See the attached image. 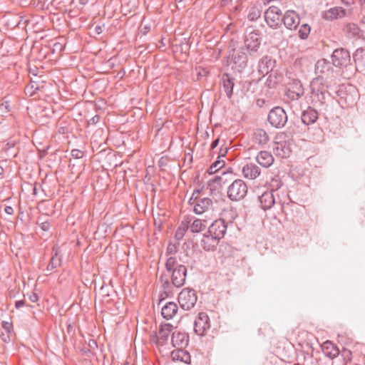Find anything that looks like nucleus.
I'll list each match as a JSON object with an SVG mask.
<instances>
[{
	"instance_id": "393cba45",
	"label": "nucleus",
	"mask_w": 365,
	"mask_h": 365,
	"mask_svg": "<svg viewBox=\"0 0 365 365\" xmlns=\"http://www.w3.org/2000/svg\"><path fill=\"white\" fill-rule=\"evenodd\" d=\"M322 351L325 356L333 359L339 356V350L331 341H327L322 344Z\"/></svg>"
},
{
	"instance_id": "aec40b11",
	"label": "nucleus",
	"mask_w": 365,
	"mask_h": 365,
	"mask_svg": "<svg viewBox=\"0 0 365 365\" xmlns=\"http://www.w3.org/2000/svg\"><path fill=\"white\" fill-rule=\"evenodd\" d=\"M178 307L176 303L173 302H167L163 306L161 314L163 317L167 320L173 319L178 313Z\"/></svg>"
},
{
	"instance_id": "f257e3e1",
	"label": "nucleus",
	"mask_w": 365,
	"mask_h": 365,
	"mask_svg": "<svg viewBox=\"0 0 365 365\" xmlns=\"http://www.w3.org/2000/svg\"><path fill=\"white\" fill-rule=\"evenodd\" d=\"M187 268L182 264L178 265L170 274L163 273L160 277V281L165 293L167 294L171 293L173 287L177 288L182 287L185 284Z\"/></svg>"
},
{
	"instance_id": "e433bc0d",
	"label": "nucleus",
	"mask_w": 365,
	"mask_h": 365,
	"mask_svg": "<svg viewBox=\"0 0 365 365\" xmlns=\"http://www.w3.org/2000/svg\"><path fill=\"white\" fill-rule=\"evenodd\" d=\"M310 31H311L310 26L307 24H303L299 27V29L298 31L299 37L301 39H306V38H307L309 34H310Z\"/></svg>"
},
{
	"instance_id": "412c9836",
	"label": "nucleus",
	"mask_w": 365,
	"mask_h": 365,
	"mask_svg": "<svg viewBox=\"0 0 365 365\" xmlns=\"http://www.w3.org/2000/svg\"><path fill=\"white\" fill-rule=\"evenodd\" d=\"M273 150L274 154L282 158L289 157L291 153V148L286 141L275 142Z\"/></svg>"
},
{
	"instance_id": "a19ab883",
	"label": "nucleus",
	"mask_w": 365,
	"mask_h": 365,
	"mask_svg": "<svg viewBox=\"0 0 365 365\" xmlns=\"http://www.w3.org/2000/svg\"><path fill=\"white\" fill-rule=\"evenodd\" d=\"M29 77L32 76L34 80L46 79V77L42 74V70H28Z\"/></svg>"
},
{
	"instance_id": "6e6d98bb",
	"label": "nucleus",
	"mask_w": 365,
	"mask_h": 365,
	"mask_svg": "<svg viewBox=\"0 0 365 365\" xmlns=\"http://www.w3.org/2000/svg\"><path fill=\"white\" fill-rule=\"evenodd\" d=\"M4 211L6 214L10 215H13L14 213V209L11 206H6L4 208Z\"/></svg>"
},
{
	"instance_id": "423d86ee",
	"label": "nucleus",
	"mask_w": 365,
	"mask_h": 365,
	"mask_svg": "<svg viewBox=\"0 0 365 365\" xmlns=\"http://www.w3.org/2000/svg\"><path fill=\"white\" fill-rule=\"evenodd\" d=\"M173 326L166 323L160 324L158 332H153L150 336V341L159 346H164L168 343L170 333L173 331Z\"/></svg>"
},
{
	"instance_id": "1a4fd4ad",
	"label": "nucleus",
	"mask_w": 365,
	"mask_h": 365,
	"mask_svg": "<svg viewBox=\"0 0 365 365\" xmlns=\"http://www.w3.org/2000/svg\"><path fill=\"white\" fill-rule=\"evenodd\" d=\"M210 328V320L205 312H200L194 322V331L200 336H204Z\"/></svg>"
},
{
	"instance_id": "0e129e2a",
	"label": "nucleus",
	"mask_w": 365,
	"mask_h": 365,
	"mask_svg": "<svg viewBox=\"0 0 365 365\" xmlns=\"http://www.w3.org/2000/svg\"><path fill=\"white\" fill-rule=\"evenodd\" d=\"M14 143H11V144L10 143H8L6 144V147H7V148H6V149H9V148H11V147H14Z\"/></svg>"
},
{
	"instance_id": "5fc2aeb1",
	"label": "nucleus",
	"mask_w": 365,
	"mask_h": 365,
	"mask_svg": "<svg viewBox=\"0 0 365 365\" xmlns=\"http://www.w3.org/2000/svg\"><path fill=\"white\" fill-rule=\"evenodd\" d=\"M176 252V248L175 245H169L167 249L168 255H172L173 253Z\"/></svg>"
},
{
	"instance_id": "cd10ccee",
	"label": "nucleus",
	"mask_w": 365,
	"mask_h": 365,
	"mask_svg": "<svg viewBox=\"0 0 365 365\" xmlns=\"http://www.w3.org/2000/svg\"><path fill=\"white\" fill-rule=\"evenodd\" d=\"M190 224V220L189 218L184 219L178 228L177 229L175 237L177 240H180L183 238L185 232L189 229V225Z\"/></svg>"
},
{
	"instance_id": "2eb2a0df",
	"label": "nucleus",
	"mask_w": 365,
	"mask_h": 365,
	"mask_svg": "<svg viewBox=\"0 0 365 365\" xmlns=\"http://www.w3.org/2000/svg\"><path fill=\"white\" fill-rule=\"evenodd\" d=\"M258 202L260 207L264 211L271 209L277 202L273 191L264 192L258 197Z\"/></svg>"
},
{
	"instance_id": "ea45409f",
	"label": "nucleus",
	"mask_w": 365,
	"mask_h": 365,
	"mask_svg": "<svg viewBox=\"0 0 365 365\" xmlns=\"http://www.w3.org/2000/svg\"><path fill=\"white\" fill-rule=\"evenodd\" d=\"M304 94L303 88L302 85L297 88V91H292L290 90L288 91L287 96L292 100H298L302 95Z\"/></svg>"
},
{
	"instance_id": "bf43d9fd",
	"label": "nucleus",
	"mask_w": 365,
	"mask_h": 365,
	"mask_svg": "<svg viewBox=\"0 0 365 365\" xmlns=\"http://www.w3.org/2000/svg\"><path fill=\"white\" fill-rule=\"evenodd\" d=\"M25 304L24 300H19L15 302V307L17 309L22 307Z\"/></svg>"
},
{
	"instance_id": "774afa93",
	"label": "nucleus",
	"mask_w": 365,
	"mask_h": 365,
	"mask_svg": "<svg viewBox=\"0 0 365 365\" xmlns=\"http://www.w3.org/2000/svg\"><path fill=\"white\" fill-rule=\"evenodd\" d=\"M161 45H162V46H165V43L163 42V39L161 40Z\"/></svg>"
},
{
	"instance_id": "79ce46f5",
	"label": "nucleus",
	"mask_w": 365,
	"mask_h": 365,
	"mask_svg": "<svg viewBox=\"0 0 365 365\" xmlns=\"http://www.w3.org/2000/svg\"><path fill=\"white\" fill-rule=\"evenodd\" d=\"M223 214L225 215H228L229 220L230 222L234 220L237 217V212H236L235 209H234L233 207H228V208L224 209Z\"/></svg>"
},
{
	"instance_id": "6e6552de",
	"label": "nucleus",
	"mask_w": 365,
	"mask_h": 365,
	"mask_svg": "<svg viewBox=\"0 0 365 365\" xmlns=\"http://www.w3.org/2000/svg\"><path fill=\"white\" fill-rule=\"evenodd\" d=\"M282 16L281 10L275 6H269L264 14V18L267 24L274 29L281 26Z\"/></svg>"
},
{
	"instance_id": "4be33fe9",
	"label": "nucleus",
	"mask_w": 365,
	"mask_h": 365,
	"mask_svg": "<svg viewBox=\"0 0 365 365\" xmlns=\"http://www.w3.org/2000/svg\"><path fill=\"white\" fill-rule=\"evenodd\" d=\"M318 117V112L312 107L309 106L307 110L302 112V121L305 125H311L317 121Z\"/></svg>"
},
{
	"instance_id": "c03bdc74",
	"label": "nucleus",
	"mask_w": 365,
	"mask_h": 365,
	"mask_svg": "<svg viewBox=\"0 0 365 365\" xmlns=\"http://www.w3.org/2000/svg\"><path fill=\"white\" fill-rule=\"evenodd\" d=\"M330 68V63L327 61L326 59L322 58L316 63L315 68Z\"/></svg>"
},
{
	"instance_id": "680f3d73",
	"label": "nucleus",
	"mask_w": 365,
	"mask_h": 365,
	"mask_svg": "<svg viewBox=\"0 0 365 365\" xmlns=\"http://www.w3.org/2000/svg\"><path fill=\"white\" fill-rule=\"evenodd\" d=\"M125 74V70H119L117 73V76L120 78H122Z\"/></svg>"
},
{
	"instance_id": "338daca9",
	"label": "nucleus",
	"mask_w": 365,
	"mask_h": 365,
	"mask_svg": "<svg viewBox=\"0 0 365 365\" xmlns=\"http://www.w3.org/2000/svg\"><path fill=\"white\" fill-rule=\"evenodd\" d=\"M4 173V169L1 166H0V175H3Z\"/></svg>"
},
{
	"instance_id": "37998d69",
	"label": "nucleus",
	"mask_w": 365,
	"mask_h": 365,
	"mask_svg": "<svg viewBox=\"0 0 365 365\" xmlns=\"http://www.w3.org/2000/svg\"><path fill=\"white\" fill-rule=\"evenodd\" d=\"M281 181L279 179H272L270 183L271 190L269 191H273L274 195H278L277 191L281 187Z\"/></svg>"
},
{
	"instance_id": "864d4df0",
	"label": "nucleus",
	"mask_w": 365,
	"mask_h": 365,
	"mask_svg": "<svg viewBox=\"0 0 365 365\" xmlns=\"http://www.w3.org/2000/svg\"><path fill=\"white\" fill-rule=\"evenodd\" d=\"M29 299L32 302H36L38 300V297L36 293L32 292L29 295Z\"/></svg>"
},
{
	"instance_id": "20e7f679",
	"label": "nucleus",
	"mask_w": 365,
	"mask_h": 365,
	"mask_svg": "<svg viewBox=\"0 0 365 365\" xmlns=\"http://www.w3.org/2000/svg\"><path fill=\"white\" fill-rule=\"evenodd\" d=\"M329 71L330 70H327V72L320 70L319 74L311 81L310 88L313 93H321L323 96L325 88H327L332 81L331 78L329 76Z\"/></svg>"
},
{
	"instance_id": "052dcab7",
	"label": "nucleus",
	"mask_w": 365,
	"mask_h": 365,
	"mask_svg": "<svg viewBox=\"0 0 365 365\" xmlns=\"http://www.w3.org/2000/svg\"><path fill=\"white\" fill-rule=\"evenodd\" d=\"M219 143V138L215 139L211 143V149H215Z\"/></svg>"
},
{
	"instance_id": "f03ea898",
	"label": "nucleus",
	"mask_w": 365,
	"mask_h": 365,
	"mask_svg": "<svg viewBox=\"0 0 365 365\" xmlns=\"http://www.w3.org/2000/svg\"><path fill=\"white\" fill-rule=\"evenodd\" d=\"M260 36L259 30L252 26L247 27L244 34V46L241 47V49L246 50L250 55L257 53L261 46Z\"/></svg>"
},
{
	"instance_id": "5701e85b",
	"label": "nucleus",
	"mask_w": 365,
	"mask_h": 365,
	"mask_svg": "<svg viewBox=\"0 0 365 365\" xmlns=\"http://www.w3.org/2000/svg\"><path fill=\"white\" fill-rule=\"evenodd\" d=\"M188 341V336L185 333H173L171 342L174 347H177L178 349L184 348L187 345Z\"/></svg>"
},
{
	"instance_id": "ddd939ff",
	"label": "nucleus",
	"mask_w": 365,
	"mask_h": 365,
	"mask_svg": "<svg viewBox=\"0 0 365 365\" xmlns=\"http://www.w3.org/2000/svg\"><path fill=\"white\" fill-rule=\"evenodd\" d=\"M282 22L289 30H295L300 23V18L293 10L287 11L282 16Z\"/></svg>"
},
{
	"instance_id": "dca6fc26",
	"label": "nucleus",
	"mask_w": 365,
	"mask_h": 365,
	"mask_svg": "<svg viewBox=\"0 0 365 365\" xmlns=\"http://www.w3.org/2000/svg\"><path fill=\"white\" fill-rule=\"evenodd\" d=\"M346 15V11L340 6H335L322 12V16L327 21L341 19Z\"/></svg>"
},
{
	"instance_id": "2f4dec72",
	"label": "nucleus",
	"mask_w": 365,
	"mask_h": 365,
	"mask_svg": "<svg viewBox=\"0 0 365 365\" xmlns=\"http://www.w3.org/2000/svg\"><path fill=\"white\" fill-rule=\"evenodd\" d=\"M277 71L278 70H270L269 75L267 80L269 86H275L282 81V76L278 74Z\"/></svg>"
},
{
	"instance_id": "13d9d810",
	"label": "nucleus",
	"mask_w": 365,
	"mask_h": 365,
	"mask_svg": "<svg viewBox=\"0 0 365 365\" xmlns=\"http://www.w3.org/2000/svg\"><path fill=\"white\" fill-rule=\"evenodd\" d=\"M95 31L97 34H101L103 33V26H101V25H97L96 27H95Z\"/></svg>"
},
{
	"instance_id": "9b49d317",
	"label": "nucleus",
	"mask_w": 365,
	"mask_h": 365,
	"mask_svg": "<svg viewBox=\"0 0 365 365\" xmlns=\"http://www.w3.org/2000/svg\"><path fill=\"white\" fill-rule=\"evenodd\" d=\"M240 71H234L232 73H223L222 76V84L223 89L226 93V96L229 99H230L233 94V88L235 86V82L236 80V77L240 76Z\"/></svg>"
},
{
	"instance_id": "473e14b6",
	"label": "nucleus",
	"mask_w": 365,
	"mask_h": 365,
	"mask_svg": "<svg viewBox=\"0 0 365 365\" xmlns=\"http://www.w3.org/2000/svg\"><path fill=\"white\" fill-rule=\"evenodd\" d=\"M61 264V259L58 257L57 251H56L55 254L52 256L50 262L48 263L46 271L52 272L56 267H59Z\"/></svg>"
},
{
	"instance_id": "f8f14e48",
	"label": "nucleus",
	"mask_w": 365,
	"mask_h": 365,
	"mask_svg": "<svg viewBox=\"0 0 365 365\" xmlns=\"http://www.w3.org/2000/svg\"><path fill=\"white\" fill-rule=\"evenodd\" d=\"M227 228V225L224 220H216L208 227L207 233L220 240L224 237Z\"/></svg>"
},
{
	"instance_id": "49530a36",
	"label": "nucleus",
	"mask_w": 365,
	"mask_h": 365,
	"mask_svg": "<svg viewBox=\"0 0 365 365\" xmlns=\"http://www.w3.org/2000/svg\"><path fill=\"white\" fill-rule=\"evenodd\" d=\"M9 111V105L7 101L0 104V114L3 115Z\"/></svg>"
},
{
	"instance_id": "3c124183",
	"label": "nucleus",
	"mask_w": 365,
	"mask_h": 365,
	"mask_svg": "<svg viewBox=\"0 0 365 365\" xmlns=\"http://www.w3.org/2000/svg\"><path fill=\"white\" fill-rule=\"evenodd\" d=\"M40 227L43 231L46 232L50 229V223L47 221L43 222L41 223Z\"/></svg>"
},
{
	"instance_id": "4c0bfd02",
	"label": "nucleus",
	"mask_w": 365,
	"mask_h": 365,
	"mask_svg": "<svg viewBox=\"0 0 365 365\" xmlns=\"http://www.w3.org/2000/svg\"><path fill=\"white\" fill-rule=\"evenodd\" d=\"M261 16V11L257 7H251L249 10L247 18L250 21H254L258 19Z\"/></svg>"
},
{
	"instance_id": "39448f33",
	"label": "nucleus",
	"mask_w": 365,
	"mask_h": 365,
	"mask_svg": "<svg viewBox=\"0 0 365 365\" xmlns=\"http://www.w3.org/2000/svg\"><path fill=\"white\" fill-rule=\"evenodd\" d=\"M197 300V294L194 289L190 288L183 289L178 295V302L184 310L192 309Z\"/></svg>"
},
{
	"instance_id": "9d476101",
	"label": "nucleus",
	"mask_w": 365,
	"mask_h": 365,
	"mask_svg": "<svg viewBox=\"0 0 365 365\" xmlns=\"http://www.w3.org/2000/svg\"><path fill=\"white\" fill-rule=\"evenodd\" d=\"M331 61L335 67L346 68L351 61L349 53L344 48L335 49L331 55Z\"/></svg>"
},
{
	"instance_id": "c85d7f7f",
	"label": "nucleus",
	"mask_w": 365,
	"mask_h": 365,
	"mask_svg": "<svg viewBox=\"0 0 365 365\" xmlns=\"http://www.w3.org/2000/svg\"><path fill=\"white\" fill-rule=\"evenodd\" d=\"M276 66V61L270 56H263L259 62V68H274Z\"/></svg>"
},
{
	"instance_id": "6ab92c4d",
	"label": "nucleus",
	"mask_w": 365,
	"mask_h": 365,
	"mask_svg": "<svg viewBox=\"0 0 365 365\" xmlns=\"http://www.w3.org/2000/svg\"><path fill=\"white\" fill-rule=\"evenodd\" d=\"M219 243V240L211 236L207 232L203 235L201 246L205 251H213Z\"/></svg>"
},
{
	"instance_id": "58836bf2",
	"label": "nucleus",
	"mask_w": 365,
	"mask_h": 365,
	"mask_svg": "<svg viewBox=\"0 0 365 365\" xmlns=\"http://www.w3.org/2000/svg\"><path fill=\"white\" fill-rule=\"evenodd\" d=\"M178 265V264H177V259L175 257H168L165 263V269L168 272V274L169 273V274H170L171 272H173V270L175 269Z\"/></svg>"
},
{
	"instance_id": "0eeeda50",
	"label": "nucleus",
	"mask_w": 365,
	"mask_h": 365,
	"mask_svg": "<svg viewBox=\"0 0 365 365\" xmlns=\"http://www.w3.org/2000/svg\"><path fill=\"white\" fill-rule=\"evenodd\" d=\"M268 121L272 127L280 128L287 122V115L282 108L277 106L269 111Z\"/></svg>"
},
{
	"instance_id": "a211bd4d",
	"label": "nucleus",
	"mask_w": 365,
	"mask_h": 365,
	"mask_svg": "<svg viewBox=\"0 0 365 365\" xmlns=\"http://www.w3.org/2000/svg\"><path fill=\"white\" fill-rule=\"evenodd\" d=\"M212 200L208 197H202L195 201H192L191 204L194 205L193 211L197 215H201L206 212L212 205Z\"/></svg>"
},
{
	"instance_id": "4468645a",
	"label": "nucleus",
	"mask_w": 365,
	"mask_h": 365,
	"mask_svg": "<svg viewBox=\"0 0 365 365\" xmlns=\"http://www.w3.org/2000/svg\"><path fill=\"white\" fill-rule=\"evenodd\" d=\"M241 48L237 51L233 49V54L232 57V61L233 65L232 68H244L247 66V55Z\"/></svg>"
},
{
	"instance_id": "f704fd0d",
	"label": "nucleus",
	"mask_w": 365,
	"mask_h": 365,
	"mask_svg": "<svg viewBox=\"0 0 365 365\" xmlns=\"http://www.w3.org/2000/svg\"><path fill=\"white\" fill-rule=\"evenodd\" d=\"M354 60L356 63L365 66V48H359L354 53Z\"/></svg>"
},
{
	"instance_id": "72a5a7b5",
	"label": "nucleus",
	"mask_w": 365,
	"mask_h": 365,
	"mask_svg": "<svg viewBox=\"0 0 365 365\" xmlns=\"http://www.w3.org/2000/svg\"><path fill=\"white\" fill-rule=\"evenodd\" d=\"M46 82V79L34 80L32 76H30V84L26 88V91L29 92V89L38 90L43 87V84Z\"/></svg>"
},
{
	"instance_id": "a878e982",
	"label": "nucleus",
	"mask_w": 365,
	"mask_h": 365,
	"mask_svg": "<svg viewBox=\"0 0 365 365\" xmlns=\"http://www.w3.org/2000/svg\"><path fill=\"white\" fill-rule=\"evenodd\" d=\"M269 135L267 132L261 128H257L253 133L252 140L255 143L264 145L269 141Z\"/></svg>"
},
{
	"instance_id": "c756f323",
	"label": "nucleus",
	"mask_w": 365,
	"mask_h": 365,
	"mask_svg": "<svg viewBox=\"0 0 365 365\" xmlns=\"http://www.w3.org/2000/svg\"><path fill=\"white\" fill-rule=\"evenodd\" d=\"M206 227L207 221L200 219H195L190 225H189V228L193 233H198L202 230H204Z\"/></svg>"
},
{
	"instance_id": "e2e57ef3",
	"label": "nucleus",
	"mask_w": 365,
	"mask_h": 365,
	"mask_svg": "<svg viewBox=\"0 0 365 365\" xmlns=\"http://www.w3.org/2000/svg\"><path fill=\"white\" fill-rule=\"evenodd\" d=\"M54 47H55L56 48H58V49H60V50H61V48H62V46H61V43H55V44H54Z\"/></svg>"
},
{
	"instance_id": "09e8293b",
	"label": "nucleus",
	"mask_w": 365,
	"mask_h": 365,
	"mask_svg": "<svg viewBox=\"0 0 365 365\" xmlns=\"http://www.w3.org/2000/svg\"><path fill=\"white\" fill-rule=\"evenodd\" d=\"M1 326L7 333H10L12 331V324L8 322H2Z\"/></svg>"
},
{
	"instance_id": "69168bd1",
	"label": "nucleus",
	"mask_w": 365,
	"mask_h": 365,
	"mask_svg": "<svg viewBox=\"0 0 365 365\" xmlns=\"http://www.w3.org/2000/svg\"><path fill=\"white\" fill-rule=\"evenodd\" d=\"M220 180H221V178H220V177H217V176H216V177L215 178L214 181H215V182H219Z\"/></svg>"
},
{
	"instance_id": "8fccbe9b",
	"label": "nucleus",
	"mask_w": 365,
	"mask_h": 365,
	"mask_svg": "<svg viewBox=\"0 0 365 365\" xmlns=\"http://www.w3.org/2000/svg\"><path fill=\"white\" fill-rule=\"evenodd\" d=\"M208 74V70H201L197 72V80L200 81L202 77L206 76Z\"/></svg>"
},
{
	"instance_id": "603ef678",
	"label": "nucleus",
	"mask_w": 365,
	"mask_h": 365,
	"mask_svg": "<svg viewBox=\"0 0 365 365\" xmlns=\"http://www.w3.org/2000/svg\"><path fill=\"white\" fill-rule=\"evenodd\" d=\"M99 120L100 116L98 115H96L88 120V123L94 125L96 124L99 121Z\"/></svg>"
},
{
	"instance_id": "b1692460",
	"label": "nucleus",
	"mask_w": 365,
	"mask_h": 365,
	"mask_svg": "<svg viewBox=\"0 0 365 365\" xmlns=\"http://www.w3.org/2000/svg\"><path fill=\"white\" fill-rule=\"evenodd\" d=\"M257 163L264 168L270 167L274 163L272 155L267 151H260L256 158Z\"/></svg>"
},
{
	"instance_id": "bb28decb",
	"label": "nucleus",
	"mask_w": 365,
	"mask_h": 365,
	"mask_svg": "<svg viewBox=\"0 0 365 365\" xmlns=\"http://www.w3.org/2000/svg\"><path fill=\"white\" fill-rule=\"evenodd\" d=\"M171 356L173 360L180 361L185 364L190 362V355L187 351L184 350L183 348L173 351L171 352Z\"/></svg>"
},
{
	"instance_id": "7ed1b4c3",
	"label": "nucleus",
	"mask_w": 365,
	"mask_h": 365,
	"mask_svg": "<svg viewBox=\"0 0 365 365\" xmlns=\"http://www.w3.org/2000/svg\"><path fill=\"white\" fill-rule=\"evenodd\" d=\"M247 192L246 182L241 179H236L227 187V196L231 201L238 202L245 198Z\"/></svg>"
},
{
	"instance_id": "de8ad7c7",
	"label": "nucleus",
	"mask_w": 365,
	"mask_h": 365,
	"mask_svg": "<svg viewBox=\"0 0 365 365\" xmlns=\"http://www.w3.org/2000/svg\"><path fill=\"white\" fill-rule=\"evenodd\" d=\"M71 156L76 159H80L83 158V153L81 150L73 149L71 150Z\"/></svg>"
},
{
	"instance_id": "a18cd8bd",
	"label": "nucleus",
	"mask_w": 365,
	"mask_h": 365,
	"mask_svg": "<svg viewBox=\"0 0 365 365\" xmlns=\"http://www.w3.org/2000/svg\"><path fill=\"white\" fill-rule=\"evenodd\" d=\"M202 189H203V187H200L199 185L198 187H197L196 189L194 190L192 197L189 201L190 204H191L192 201H195V200H198L199 195H200V192L202 191Z\"/></svg>"
},
{
	"instance_id": "f3484780",
	"label": "nucleus",
	"mask_w": 365,
	"mask_h": 365,
	"mask_svg": "<svg viewBox=\"0 0 365 365\" xmlns=\"http://www.w3.org/2000/svg\"><path fill=\"white\" fill-rule=\"evenodd\" d=\"M242 172L245 178L255 180L260 175L261 169L254 163H249L243 166Z\"/></svg>"
},
{
	"instance_id": "4d7b16f0",
	"label": "nucleus",
	"mask_w": 365,
	"mask_h": 365,
	"mask_svg": "<svg viewBox=\"0 0 365 365\" xmlns=\"http://www.w3.org/2000/svg\"><path fill=\"white\" fill-rule=\"evenodd\" d=\"M150 27L148 26H145L144 27L141 28L140 29V33L143 34V35H146L149 31H150Z\"/></svg>"
},
{
	"instance_id": "c9c22d12",
	"label": "nucleus",
	"mask_w": 365,
	"mask_h": 365,
	"mask_svg": "<svg viewBox=\"0 0 365 365\" xmlns=\"http://www.w3.org/2000/svg\"><path fill=\"white\" fill-rule=\"evenodd\" d=\"M345 31L351 36H359L361 33V29L357 24L354 23H349L345 26Z\"/></svg>"
},
{
	"instance_id": "7c9ffc66",
	"label": "nucleus",
	"mask_w": 365,
	"mask_h": 365,
	"mask_svg": "<svg viewBox=\"0 0 365 365\" xmlns=\"http://www.w3.org/2000/svg\"><path fill=\"white\" fill-rule=\"evenodd\" d=\"M227 153V148H225V151L222 154V155L218 156V160H217L215 163H213L210 168L207 169V173L209 174H214L219 169L224 167L225 165V163L223 160H220V157H225V154Z\"/></svg>"
}]
</instances>
